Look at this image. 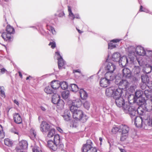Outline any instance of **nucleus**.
Returning <instances> with one entry per match:
<instances>
[{
    "label": "nucleus",
    "instance_id": "nucleus-1",
    "mask_svg": "<svg viewBox=\"0 0 152 152\" xmlns=\"http://www.w3.org/2000/svg\"><path fill=\"white\" fill-rule=\"evenodd\" d=\"M123 76L128 79L121 80V78L116 79L115 81L116 84L118 85L119 88L121 89H125L131 93L133 92L136 88L137 79L136 77H132L131 71L127 68H125L122 70Z\"/></svg>",
    "mask_w": 152,
    "mask_h": 152
},
{
    "label": "nucleus",
    "instance_id": "nucleus-2",
    "mask_svg": "<svg viewBox=\"0 0 152 152\" xmlns=\"http://www.w3.org/2000/svg\"><path fill=\"white\" fill-rule=\"evenodd\" d=\"M61 139L59 134H56L54 135L53 141L52 140H49L48 142V147L53 151H58L60 149L62 150L63 148V145L60 144Z\"/></svg>",
    "mask_w": 152,
    "mask_h": 152
},
{
    "label": "nucleus",
    "instance_id": "nucleus-3",
    "mask_svg": "<svg viewBox=\"0 0 152 152\" xmlns=\"http://www.w3.org/2000/svg\"><path fill=\"white\" fill-rule=\"evenodd\" d=\"M129 110V112L128 113L129 114L132 119L136 116L137 113L140 115V116L146 117L147 118H148L149 114L148 113H145L144 110L141 107H139L137 108L134 106H132L130 107Z\"/></svg>",
    "mask_w": 152,
    "mask_h": 152
},
{
    "label": "nucleus",
    "instance_id": "nucleus-4",
    "mask_svg": "<svg viewBox=\"0 0 152 152\" xmlns=\"http://www.w3.org/2000/svg\"><path fill=\"white\" fill-rule=\"evenodd\" d=\"M73 108V107H72L70 110L73 118L77 120H80L83 122H85L87 117L83 114V111L77 109H74Z\"/></svg>",
    "mask_w": 152,
    "mask_h": 152
},
{
    "label": "nucleus",
    "instance_id": "nucleus-5",
    "mask_svg": "<svg viewBox=\"0 0 152 152\" xmlns=\"http://www.w3.org/2000/svg\"><path fill=\"white\" fill-rule=\"evenodd\" d=\"M115 100L116 104L118 107H122L123 111L125 113H128L129 112V109L131 106L128 102H125L122 97H120Z\"/></svg>",
    "mask_w": 152,
    "mask_h": 152
},
{
    "label": "nucleus",
    "instance_id": "nucleus-6",
    "mask_svg": "<svg viewBox=\"0 0 152 152\" xmlns=\"http://www.w3.org/2000/svg\"><path fill=\"white\" fill-rule=\"evenodd\" d=\"M6 31V32L2 33L1 36L4 41H10L12 39L11 34L15 32V29L10 25H8L7 27Z\"/></svg>",
    "mask_w": 152,
    "mask_h": 152
},
{
    "label": "nucleus",
    "instance_id": "nucleus-7",
    "mask_svg": "<svg viewBox=\"0 0 152 152\" xmlns=\"http://www.w3.org/2000/svg\"><path fill=\"white\" fill-rule=\"evenodd\" d=\"M93 143L91 140H88L86 144L84 145L82 148V152H97V150L95 147H93Z\"/></svg>",
    "mask_w": 152,
    "mask_h": 152
},
{
    "label": "nucleus",
    "instance_id": "nucleus-8",
    "mask_svg": "<svg viewBox=\"0 0 152 152\" xmlns=\"http://www.w3.org/2000/svg\"><path fill=\"white\" fill-rule=\"evenodd\" d=\"M129 130V127L126 125L122 124L120 125V132H121L120 140L124 141L127 137Z\"/></svg>",
    "mask_w": 152,
    "mask_h": 152
},
{
    "label": "nucleus",
    "instance_id": "nucleus-9",
    "mask_svg": "<svg viewBox=\"0 0 152 152\" xmlns=\"http://www.w3.org/2000/svg\"><path fill=\"white\" fill-rule=\"evenodd\" d=\"M136 46H129L126 48V50L127 52L128 56L130 59V61H134L136 58L135 54Z\"/></svg>",
    "mask_w": 152,
    "mask_h": 152
},
{
    "label": "nucleus",
    "instance_id": "nucleus-10",
    "mask_svg": "<svg viewBox=\"0 0 152 152\" xmlns=\"http://www.w3.org/2000/svg\"><path fill=\"white\" fill-rule=\"evenodd\" d=\"M52 102L56 104L60 108H62L64 106V102L62 100L60 99V96L57 94H54L52 96Z\"/></svg>",
    "mask_w": 152,
    "mask_h": 152
},
{
    "label": "nucleus",
    "instance_id": "nucleus-11",
    "mask_svg": "<svg viewBox=\"0 0 152 152\" xmlns=\"http://www.w3.org/2000/svg\"><path fill=\"white\" fill-rule=\"evenodd\" d=\"M134 119V124L135 126L137 127H142L143 124L145 125V121L147 120V118L146 117L137 116L134 117L132 120Z\"/></svg>",
    "mask_w": 152,
    "mask_h": 152
},
{
    "label": "nucleus",
    "instance_id": "nucleus-12",
    "mask_svg": "<svg viewBox=\"0 0 152 152\" xmlns=\"http://www.w3.org/2000/svg\"><path fill=\"white\" fill-rule=\"evenodd\" d=\"M119 63L120 65L123 67L126 66L128 64H131L134 61H130L129 57H127L126 56H123L121 58L119 59Z\"/></svg>",
    "mask_w": 152,
    "mask_h": 152
},
{
    "label": "nucleus",
    "instance_id": "nucleus-13",
    "mask_svg": "<svg viewBox=\"0 0 152 152\" xmlns=\"http://www.w3.org/2000/svg\"><path fill=\"white\" fill-rule=\"evenodd\" d=\"M132 72L133 74V77H136L137 79L140 78L142 72L141 68L140 66H134L132 70Z\"/></svg>",
    "mask_w": 152,
    "mask_h": 152
},
{
    "label": "nucleus",
    "instance_id": "nucleus-14",
    "mask_svg": "<svg viewBox=\"0 0 152 152\" xmlns=\"http://www.w3.org/2000/svg\"><path fill=\"white\" fill-rule=\"evenodd\" d=\"M105 68L107 72H113L116 69V66L113 63L107 60L105 63Z\"/></svg>",
    "mask_w": 152,
    "mask_h": 152
},
{
    "label": "nucleus",
    "instance_id": "nucleus-15",
    "mask_svg": "<svg viewBox=\"0 0 152 152\" xmlns=\"http://www.w3.org/2000/svg\"><path fill=\"white\" fill-rule=\"evenodd\" d=\"M117 77L113 73V72H107L105 74L104 77L111 82L115 78L118 80L119 78Z\"/></svg>",
    "mask_w": 152,
    "mask_h": 152
},
{
    "label": "nucleus",
    "instance_id": "nucleus-16",
    "mask_svg": "<svg viewBox=\"0 0 152 152\" xmlns=\"http://www.w3.org/2000/svg\"><path fill=\"white\" fill-rule=\"evenodd\" d=\"M28 144L26 140H22L19 143V146L16 148L17 152H19V150H25L28 147Z\"/></svg>",
    "mask_w": 152,
    "mask_h": 152
},
{
    "label": "nucleus",
    "instance_id": "nucleus-17",
    "mask_svg": "<svg viewBox=\"0 0 152 152\" xmlns=\"http://www.w3.org/2000/svg\"><path fill=\"white\" fill-rule=\"evenodd\" d=\"M56 54L58 55V65L59 69H61L65 64L64 61L62 57L60 55L59 51L56 52Z\"/></svg>",
    "mask_w": 152,
    "mask_h": 152
},
{
    "label": "nucleus",
    "instance_id": "nucleus-18",
    "mask_svg": "<svg viewBox=\"0 0 152 152\" xmlns=\"http://www.w3.org/2000/svg\"><path fill=\"white\" fill-rule=\"evenodd\" d=\"M136 51L137 54L141 56L145 55L147 53V50H145L143 47L140 45L136 46Z\"/></svg>",
    "mask_w": 152,
    "mask_h": 152
},
{
    "label": "nucleus",
    "instance_id": "nucleus-19",
    "mask_svg": "<svg viewBox=\"0 0 152 152\" xmlns=\"http://www.w3.org/2000/svg\"><path fill=\"white\" fill-rule=\"evenodd\" d=\"M50 125L45 121H42L41 124L40 130L42 132H46L50 130Z\"/></svg>",
    "mask_w": 152,
    "mask_h": 152
},
{
    "label": "nucleus",
    "instance_id": "nucleus-20",
    "mask_svg": "<svg viewBox=\"0 0 152 152\" xmlns=\"http://www.w3.org/2000/svg\"><path fill=\"white\" fill-rule=\"evenodd\" d=\"M122 92V91L120 88L116 89H115L114 88V92L112 96L115 99L121 97Z\"/></svg>",
    "mask_w": 152,
    "mask_h": 152
},
{
    "label": "nucleus",
    "instance_id": "nucleus-21",
    "mask_svg": "<svg viewBox=\"0 0 152 152\" xmlns=\"http://www.w3.org/2000/svg\"><path fill=\"white\" fill-rule=\"evenodd\" d=\"M82 104L81 101L80 100L77 98L72 101L71 106L70 107V110L72 107H73L74 109H77V107H80Z\"/></svg>",
    "mask_w": 152,
    "mask_h": 152
},
{
    "label": "nucleus",
    "instance_id": "nucleus-22",
    "mask_svg": "<svg viewBox=\"0 0 152 152\" xmlns=\"http://www.w3.org/2000/svg\"><path fill=\"white\" fill-rule=\"evenodd\" d=\"M110 83L104 77L100 79L99 83L102 87H106L110 85Z\"/></svg>",
    "mask_w": 152,
    "mask_h": 152
},
{
    "label": "nucleus",
    "instance_id": "nucleus-23",
    "mask_svg": "<svg viewBox=\"0 0 152 152\" xmlns=\"http://www.w3.org/2000/svg\"><path fill=\"white\" fill-rule=\"evenodd\" d=\"M71 114L70 110H66L62 116L65 121H69L71 119Z\"/></svg>",
    "mask_w": 152,
    "mask_h": 152
},
{
    "label": "nucleus",
    "instance_id": "nucleus-24",
    "mask_svg": "<svg viewBox=\"0 0 152 152\" xmlns=\"http://www.w3.org/2000/svg\"><path fill=\"white\" fill-rule=\"evenodd\" d=\"M68 11L69 12V16L70 19L74 20L75 18L77 19L80 18L79 15L78 14H75V15L72 12L71 9L69 6H68Z\"/></svg>",
    "mask_w": 152,
    "mask_h": 152
},
{
    "label": "nucleus",
    "instance_id": "nucleus-25",
    "mask_svg": "<svg viewBox=\"0 0 152 152\" xmlns=\"http://www.w3.org/2000/svg\"><path fill=\"white\" fill-rule=\"evenodd\" d=\"M13 119L14 122L17 124H20L22 122V119L20 115L18 113L13 114Z\"/></svg>",
    "mask_w": 152,
    "mask_h": 152
},
{
    "label": "nucleus",
    "instance_id": "nucleus-26",
    "mask_svg": "<svg viewBox=\"0 0 152 152\" xmlns=\"http://www.w3.org/2000/svg\"><path fill=\"white\" fill-rule=\"evenodd\" d=\"M120 39H113L110 41V42L108 44V49H112L116 47V44L114 43H117L120 41Z\"/></svg>",
    "mask_w": 152,
    "mask_h": 152
},
{
    "label": "nucleus",
    "instance_id": "nucleus-27",
    "mask_svg": "<svg viewBox=\"0 0 152 152\" xmlns=\"http://www.w3.org/2000/svg\"><path fill=\"white\" fill-rule=\"evenodd\" d=\"M114 87H111L107 88L105 91V94L108 97L112 96L114 92Z\"/></svg>",
    "mask_w": 152,
    "mask_h": 152
},
{
    "label": "nucleus",
    "instance_id": "nucleus-28",
    "mask_svg": "<svg viewBox=\"0 0 152 152\" xmlns=\"http://www.w3.org/2000/svg\"><path fill=\"white\" fill-rule=\"evenodd\" d=\"M60 83L56 80L53 81L51 83V87L54 90L58 89L60 87Z\"/></svg>",
    "mask_w": 152,
    "mask_h": 152
},
{
    "label": "nucleus",
    "instance_id": "nucleus-29",
    "mask_svg": "<svg viewBox=\"0 0 152 152\" xmlns=\"http://www.w3.org/2000/svg\"><path fill=\"white\" fill-rule=\"evenodd\" d=\"M79 93L80 97L82 99H86L88 97V94L87 92L83 89H81L80 90Z\"/></svg>",
    "mask_w": 152,
    "mask_h": 152
},
{
    "label": "nucleus",
    "instance_id": "nucleus-30",
    "mask_svg": "<svg viewBox=\"0 0 152 152\" xmlns=\"http://www.w3.org/2000/svg\"><path fill=\"white\" fill-rule=\"evenodd\" d=\"M120 56V54L119 53L115 52L112 56V60L114 61L118 62Z\"/></svg>",
    "mask_w": 152,
    "mask_h": 152
},
{
    "label": "nucleus",
    "instance_id": "nucleus-31",
    "mask_svg": "<svg viewBox=\"0 0 152 152\" xmlns=\"http://www.w3.org/2000/svg\"><path fill=\"white\" fill-rule=\"evenodd\" d=\"M144 94L148 99L152 97V91L151 89H146L144 92Z\"/></svg>",
    "mask_w": 152,
    "mask_h": 152
},
{
    "label": "nucleus",
    "instance_id": "nucleus-32",
    "mask_svg": "<svg viewBox=\"0 0 152 152\" xmlns=\"http://www.w3.org/2000/svg\"><path fill=\"white\" fill-rule=\"evenodd\" d=\"M146 56L147 57V59L149 61H152V50H147Z\"/></svg>",
    "mask_w": 152,
    "mask_h": 152
},
{
    "label": "nucleus",
    "instance_id": "nucleus-33",
    "mask_svg": "<svg viewBox=\"0 0 152 152\" xmlns=\"http://www.w3.org/2000/svg\"><path fill=\"white\" fill-rule=\"evenodd\" d=\"M134 100H136L137 104L139 105H142L145 102V99L142 98V97L136 98Z\"/></svg>",
    "mask_w": 152,
    "mask_h": 152
},
{
    "label": "nucleus",
    "instance_id": "nucleus-34",
    "mask_svg": "<svg viewBox=\"0 0 152 152\" xmlns=\"http://www.w3.org/2000/svg\"><path fill=\"white\" fill-rule=\"evenodd\" d=\"M140 77L141 78L142 82L145 84L150 80L148 76L146 75H141Z\"/></svg>",
    "mask_w": 152,
    "mask_h": 152
},
{
    "label": "nucleus",
    "instance_id": "nucleus-35",
    "mask_svg": "<svg viewBox=\"0 0 152 152\" xmlns=\"http://www.w3.org/2000/svg\"><path fill=\"white\" fill-rule=\"evenodd\" d=\"M69 95V92L68 91H64L61 94L62 97L64 99L67 98Z\"/></svg>",
    "mask_w": 152,
    "mask_h": 152
},
{
    "label": "nucleus",
    "instance_id": "nucleus-36",
    "mask_svg": "<svg viewBox=\"0 0 152 152\" xmlns=\"http://www.w3.org/2000/svg\"><path fill=\"white\" fill-rule=\"evenodd\" d=\"M143 92L142 91L140 90H137L135 93V96L134 97V99H136V98L141 97Z\"/></svg>",
    "mask_w": 152,
    "mask_h": 152
},
{
    "label": "nucleus",
    "instance_id": "nucleus-37",
    "mask_svg": "<svg viewBox=\"0 0 152 152\" xmlns=\"http://www.w3.org/2000/svg\"><path fill=\"white\" fill-rule=\"evenodd\" d=\"M48 132L47 135L48 137L50 138L54 136L55 133V130L54 129H52L48 131Z\"/></svg>",
    "mask_w": 152,
    "mask_h": 152
},
{
    "label": "nucleus",
    "instance_id": "nucleus-38",
    "mask_svg": "<svg viewBox=\"0 0 152 152\" xmlns=\"http://www.w3.org/2000/svg\"><path fill=\"white\" fill-rule=\"evenodd\" d=\"M148 118H147V120L145 121V125L152 127V117L150 118L149 115Z\"/></svg>",
    "mask_w": 152,
    "mask_h": 152
},
{
    "label": "nucleus",
    "instance_id": "nucleus-39",
    "mask_svg": "<svg viewBox=\"0 0 152 152\" xmlns=\"http://www.w3.org/2000/svg\"><path fill=\"white\" fill-rule=\"evenodd\" d=\"M46 26L47 29L51 32L53 35L56 34V32L53 27L48 25H47Z\"/></svg>",
    "mask_w": 152,
    "mask_h": 152
},
{
    "label": "nucleus",
    "instance_id": "nucleus-40",
    "mask_svg": "<svg viewBox=\"0 0 152 152\" xmlns=\"http://www.w3.org/2000/svg\"><path fill=\"white\" fill-rule=\"evenodd\" d=\"M60 86L63 90H65L68 87V84L65 81L61 82L60 83Z\"/></svg>",
    "mask_w": 152,
    "mask_h": 152
},
{
    "label": "nucleus",
    "instance_id": "nucleus-41",
    "mask_svg": "<svg viewBox=\"0 0 152 152\" xmlns=\"http://www.w3.org/2000/svg\"><path fill=\"white\" fill-rule=\"evenodd\" d=\"M70 87L71 90L73 92H76L78 90V86L75 84H71Z\"/></svg>",
    "mask_w": 152,
    "mask_h": 152
},
{
    "label": "nucleus",
    "instance_id": "nucleus-42",
    "mask_svg": "<svg viewBox=\"0 0 152 152\" xmlns=\"http://www.w3.org/2000/svg\"><path fill=\"white\" fill-rule=\"evenodd\" d=\"M52 88L51 87L47 86L45 88L44 91L47 94H51L53 92Z\"/></svg>",
    "mask_w": 152,
    "mask_h": 152
},
{
    "label": "nucleus",
    "instance_id": "nucleus-43",
    "mask_svg": "<svg viewBox=\"0 0 152 152\" xmlns=\"http://www.w3.org/2000/svg\"><path fill=\"white\" fill-rule=\"evenodd\" d=\"M112 132L113 134H116L118 132H120V126L113 127L112 129Z\"/></svg>",
    "mask_w": 152,
    "mask_h": 152
},
{
    "label": "nucleus",
    "instance_id": "nucleus-44",
    "mask_svg": "<svg viewBox=\"0 0 152 152\" xmlns=\"http://www.w3.org/2000/svg\"><path fill=\"white\" fill-rule=\"evenodd\" d=\"M4 142L5 144L9 147L11 146L13 144L12 141L8 138L4 139Z\"/></svg>",
    "mask_w": 152,
    "mask_h": 152
},
{
    "label": "nucleus",
    "instance_id": "nucleus-45",
    "mask_svg": "<svg viewBox=\"0 0 152 152\" xmlns=\"http://www.w3.org/2000/svg\"><path fill=\"white\" fill-rule=\"evenodd\" d=\"M4 137V134L3 133V128L2 126L0 125V138H3Z\"/></svg>",
    "mask_w": 152,
    "mask_h": 152
},
{
    "label": "nucleus",
    "instance_id": "nucleus-46",
    "mask_svg": "<svg viewBox=\"0 0 152 152\" xmlns=\"http://www.w3.org/2000/svg\"><path fill=\"white\" fill-rule=\"evenodd\" d=\"M4 87L3 86L0 87V90L1 93V95L2 97L4 98L5 96V93L3 90Z\"/></svg>",
    "mask_w": 152,
    "mask_h": 152
},
{
    "label": "nucleus",
    "instance_id": "nucleus-47",
    "mask_svg": "<svg viewBox=\"0 0 152 152\" xmlns=\"http://www.w3.org/2000/svg\"><path fill=\"white\" fill-rule=\"evenodd\" d=\"M33 152H42L41 148L35 146L33 149Z\"/></svg>",
    "mask_w": 152,
    "mask_h": 152
},
{
    "label": "nucleus",
    "instance_id": "nucleus-48",
    "mask_svg": "<svg viewBox=\"0 0 152 152\" xmlns=\"http://www.w3.org/2000/svg\"><path fill=\"white\" fill-rule=\"evenodd\" d=\"M30 133L32 136L35 137L36 135V132L33 128H32L30 130Z\"/></svg>",
    "mask_w": 152,
    "mask_h": 152
},
{
    "label": "nucleus",
    "instance_id": "nucleus-49",
    "mask_svg": "<svg viewBox=\"0 0 152 152\" xmlns=\"http://www.w3.org/2000/svg\"><path fill=\"white\" fill-rule=\"evenodd\" d=\"M150 89H152V81L149 80L146 84Z\"/></svg>",
    "mask_w": 152,
    "mask_h": 152
},
{
    "label": "nucleus",
    "instance_id": "nucleus-50",
    "mask_svg": "<svg viewBox=\"0 0 152 152\" xmlns=\"http://www.w3.org/2000/svg\"><path fill=\"white\" fill-rule=\"evenodd\" d=\"M85 108L88 110L90 107V104L88 101L85 102L83 104Z\"/></svg>",
    "mask_w": 152,
    "mask_h": 152
},
{
    "label": "nucleus",
    "instance_id": "nucleus-51",
    "mask_svg": "<svg viewBox=\"0 0 152 152\" xmlns=\"http://www.w3.org/2000/svg\"><path fill=\"white\" fill-rule=\"evenodd\" d=\"M143 7L141 5L140 7V9L139 10V11L140 12H144L147 13H149L150 12V11L147 9H145V8H144V10H142Z\"/></svg>",
    "mask_w": 152,
    "mask_h": 152
},
{
    "label": "nucleus",
    "instance_id": "nucleus-52",
    "mask_svg": "<svg viewBox=\"0 0 152 152\" xmlns=\"http://www.w3.org/2000/svg\"><path fill=\"white\" fill-rule=\"evenodd\" d=\"M49 45L51 46V48L53 49L56 47V44L54 42H51L49 43Z\"/></svg>",
    "mask_w": 152,
    "mask_h": 152
},
{
    "label": "nucleus",
    "instance_id": "nucleus-53",
    "mask_svg": "<svg viewBox=\"0 0 152 152\" xmlns=\"http://www.w3.org/2000/svg\"><path fill=\"white\" fill-rule=\"evenodd\" d=\"M46 106H40L39 108L43 112H45L47 110V108L46 107Z\"/></svg>",
    "mask_w": 152,
    "mask_h": 152
},
{
    "label": "nucleus",
    "instance_id": "nucleus-54",
    "mask_svg": "<svg viewBox=\"0 0 152 152\" xmlns=\"http://www.w3.org/2000/svg\"><path fill=\"white\" fill-rule=\"evenodd\" d=\"M11 131L12 132H13L15 134H18V131L15 128H12L11 129Z\"/></svg>",
    "mask_w": 152,
    "mask_h": 152
},
{
    "label": "nucleus",
    "instance_id": "nucleus-55",
    "mask_svg": "<svg viewBox=\"0 0 152 152\" xmlns=\"http://www.w3.org/2000/svg\"><path fill=\"white\" fill-rule=\"evenodd\" d=\"M6 71V70L4 68L1 69V70H0V76L4 74Z\"/></svg>",
    "mask_w": 152,
    "mask_h": 152
},
{
    "label": "nucleus",
    "instance_id": "nucleus-56",
    "mask_svg": "<svg viewBox=\"0 0 152 152\" xmlns=\"http://www.w3.org/2000/svg\"><path fill=\"white\" fill-rule=\"evenodd\" d=\"M64 15H65V14H64V12L62 11L59 13V14L58 15V16L59 17H63L64 16Z\"/></svg>",
    "mask_w": 152,
    "mask_h": 152
},
{
    "label": "nucleus",
    "instance_id": "nucleus-57",
    "mask_svg": "<svg viewBox=\"0 0 152 152\" xmlns=\"http://www.w3.org/2000/svg\"><path fill=\"white\" fill-rule=\"evenodd\" d=\"M147 69L149 70L148 72H146V73H149L152 70V66H149L148 68H147Z\"/></svg>",
    "mask_w": 152,
    "mask_h": 152
},
{
    "label": "nucleus",
    "instance_id": "nucleus-58",
    "mask_svg": "<svg viewBox=\"0 0 152 152\" xmlns=\"http://www.w3.org/2000/svg\"><path fill=\"white\" fill-rule=\"evenodd\" d=\"M75 72H77V73H81V72H80V70L79 69L74 70H73V73H75Z\"/></svg>",
    "mask_w": 152,
    "mask_h": 152
},
{
    "label": "nucleus",
    "instance_id": "nucleus-59",
    "mask_svg": "<svg viewBox=\"0 0 152 152\" xmlns=\"http://www.w3.org/2000/svg\"><path fill=\"white\" fill-rule=\"evenodd\" d=\"M57 129L60 133H62L63 132V131L59 127H57Z\"/></svg>",
    "mask_w": 152,
    "mask_h": 152
},
{
    "label": "nucleus",
    "instance_id": "nucleus-60",
    "mask_svg": "<svg viewBox=\"0 0 152 152\" xmlns=\"http://www.w3.org/2000/svg\"><path fill=\"white\" fill-rule=\"evenodd\" d=\"M137 62L138 63V64H139V65L140 66H142V61H140V60H139V59H137Z\"/></svg>",
    "mask_w": 152,
    "mask_h": 152
},
{
    "label": "nucleus",
    "instance_id": "nucleus-61",
    "mask_svg": "<svg viewBox=\"0 0 152 152\" xmlns=\"http://www.w3.org/2000/svg\"><path fill=\"white\" fill-rule=\"evenodd\" d=\"M99 140L100 141V145H101L102 144V140H103V139L102 137H100L99 138Z\"/></svg>",
    "mask_w": 152,
    "mask_h": 152
},
{
    "label": "nucleus",
    "instance_id": "nucleus-62",
    "mask_svg": "<svg viewBox=\"0 0 152 152\" xmlns=\"http://www.w3.org/2000/svg\"><path fill=\"white\" fill-rule=\"evenodd\" d=\"M14 103H15V104H16L17 105H19V103H18V101H17V100H14Z\"/></svg>",
    "mask_w": 152,
    "mask_h": 152
},
{
    "label": "nucleus",
    "instance_id": "nucleus-63",
    "mask_svg": "<svg viewBox=\"0 0 152 152\" xmlns=\"http://www.w3.org/2000/svg\"><path fill=\"white\" fill-rule=\"evenodd\" d=\"M121 152H126L125 150L122 149H120Z\"/></svg>",
    "mask_w": 152,
    "mask_h": 152
},
{
    "label": "nucleus",
    "instance_id": "nucleus-64",
    "mask_svg": "<svg viewBox=\"0 0 152 152\" xmlns=\"http://www.w3.org/2000/svg\"><path fill=\"white\" fill-rule=\"evenodd\" d=\"M19 76L20 77H22V74L20 72H19Z\"/></svg>",
    "mask_w": 152,
    "mask_h": 152
}]
</instances>
